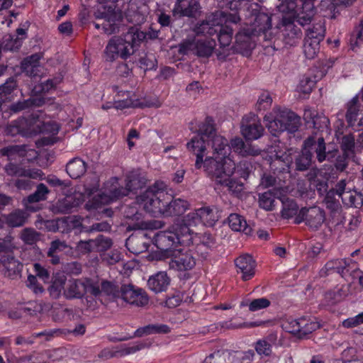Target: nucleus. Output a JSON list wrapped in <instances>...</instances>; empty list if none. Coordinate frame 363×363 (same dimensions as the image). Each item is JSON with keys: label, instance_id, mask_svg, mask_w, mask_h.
I'll list each match as a JSON object with an SVG mask.
<instances>
[{"label": "nucleus", "instance_id": "obj_1", "mask_svg": "<svg viewBox=\"0 0 363 363\" xmlns=\"http://www.w3.org/2000/svg\"><path fill=\"white\" fill-rule=\"evenodd\" d=\"M211 146L214 157H206L202 164L208 175H216L222 178V174H228L235 168V164L230 157L231 148L228 140L224 137L214 135L208 142L206 147Z\"/></svg>", "mask_w": 363, "mask_h": 363}, {"label": "nucleus", "instance_id": "obj_2", "mask_svg": "<svg viewBox=\"0 0 363 363\" xmlns=\"http://www.w3.org/2000/svg\"><path fill=\"white\" fill-rule=\"evenodd\" d=\"M146 36V33L135 26L130 27L123 36L111 38L104 51L106 60L111 62L118 57L126 60L135 52Z\"/></svg>", "mask_w": 363, "mask_h": 363}, {"label": "nucleus", "instance_id": "obj_3", "mask_svg": "<svg viewBox=\"0 0 363 363\" xmlns=\"http://www.w3.org/2000/svg\"><path fill=\"white\" fill-rule=\"evenodd\" d=\"M265 125L274 136L288 130L296 132L301 124V118L294 112L286 108L275 107L264 117Z\"/></svg>", "mask_w": 363, "mask_h": 363}, {"label": "nucleus", "instance_id": "obj_4", "mask_svg": "<svg viewBox=\"0 0 363 363\" xmlns=\"http://www.w3.org/2000/svg\"><path fill=\"white\" fill-rule=\"evenodd\" d=\"M169 194L163 183L156 182L137 197V204L153 216L162 215Z\"/></svg>", "mask_w": 363, "mask_h": 363}, {"label": "nucleus", "instance_id": "obj_5", "mask_svg": "<svg viewBox=\"0 0 363 363\" xmlns=\"http://www.w3.org/2000/svg\"><path fill=\"white\" fill-rule=\"evenodd\" d=\"M145 182V178L137 172H130L127 175L125 187L119 186L117 178H111L105 184V189L100 195L101 201L108 203L127 196L129 192L142 188Z\"/></svg>", "mask_w": 363, "mask_h": 363}, {"label": "nucleus", "instance_id": "obj_6", "mask_svg": "<svg viewBox=\"0 0 363 363\" xmlns=\"http://www.w3.org/2000/svg\"><path fill=\"white\" fill-rule=\"evenodd\" d=\"M213 122L211 118L207 117L199 126V135L192 138L186 144L188 150L196 155L195 167L197 169L202 166L203 157L206 151V142L218 135Z\"/></svg>", "mask_w": 363, "mask_h": 363}, {"label": "nucleus", "instance_id": "obj_7", "mask_svg": "<svg viewBox=\"0 0 363 363\" xmlns=\"http://www.w3.org/2000/svg\"><path fill=\"white\" fill-rule=\"evenodd\" d=\"M249 23L253 35H259L272 28V14L257 4H251L247 9Z\"/></svg>", "mask_w": 363, "mask_h": 363}, {"label": "nucleus", "instance_id": "obj_8", "mask_svg": "<svg viewBox=\"0 0 363 363\" xmlns=\"http://www.w3.org/2000/svg\"><path fill=\"white\" fill-rule=\"evenodd\" d=\"M303 150L308 151L312 155L315 154V158L319 162H323L330 157H334L338 152L337 150L326 152V146L323 137L317 133L307 138L303 143Z\"/></svg>", "mask_w": 363, "mask_h": 363}, {"label": "nucleus", "instance_id": "obj_9", "mask_svg": "<svg viewBox=\"0 0 363 363\" xmlns=\"http://www.w3.org/2000/svg\"><path fill=\"white\" fill-rule=\"evenodd\" d=\"M194 254V252L189 249L174 250L167 258L169 259V268L181 272L191 270L196 265Z\"/></svg>", "mask_w": 363, "mask_h": 363}, {"label": "nucleus", "instance_id": "obj_10", "mask_svg": "<svg viewBox=\"0 0 363 363\" xmlns=\"http://www.w3.org/2000/svg\"><path fill=\"white\" fill-rule=\"evenodd\" d=\"M216 46L213 39H194L184 41L180 45V52L183 54L192 52L199 57H208L211 55Z\"/></svg>", "mask_w": 363, "mask_h": 363}, {"label": "nucleus", "instance_id": "obj_11", "mask_svg": "<svg viewBox=\"0 0 363 363\" xmlns=\"http://www.w3.org/2000/svg\"><path fill=\"white\" fill-rule=\"evenodd\" d=\"M155 244L161 251V255L157 259H165L169 258L171 253L174 251L175 249H172V247L179 244L178 238L169 228V230L160 231L156 235Z\"/></svg>", "mask_w": 363, "mask_h": 363}, {"label": "nucleus", "instance_id": "obj_12", "mask_svg": "<svg viewBox=\"0 0 363 363\" xmlns=\"http://www.w3.org/2000/svg\"><path fill=\"white\" fill-rule=\"evenodd\" d=\"M120 298L125 302L138 307L146 306L149 302L146 292L133 284H123Z\"/></svg>", "mask_w": 363, "mask_h": 363}, {"label": "nucleus", "instance_id": "obj_13", "mask_svg": "<svg viewBox=\"0 0 363 363\" xmlns=\"http://www.w3.org/2000/svg\"><path fill=\"white\" fill-rule=\"evenodd\" d=\"M223 12L217 11L207 16L195 28L197 35L212 36L218 33L219 28L223 23Z\"/></svg>", "mask_w": 363, "mask_h": 363}, {"label": "nucleus", "instance_id": "obj_14", "mask_svg": "<svg viewBox=\"0 0 363 363\" xmlns=\"http://www.w3.org/2000/svg\"><path fill=\"white\" fill-rule=\"evenodd\" d=\"M278 27L286 45H294L301 37V30L294 25V16L292 15L284 16Z\"/></svg>", "mask_w": 363, "mask_h": 363}, {"label": "nucleus", "instance_id": "obj_15", "mask_svg": "<svg viewBox=\"0 0 363 363\" xmlns=\"http://www.w3.org/2000/svg\"><path fill=\"white\" fill-rule=\"evenodd\" d=\"M241 130L247 140H257L262 135L264 128L257 116L250 114L242 118Z\"/></svg>", "mask_w": 363, "mask_h": 363}, {"label": "nucleus", "instance_id": "obj_16", "mask_svg": "<svg viewBox=\"0 0 363 363\" xmlns=\"http://www.w3.org/2000/svg\"><path fill=\"white\" fill-rule=\"evenodd\" d=\"M23 264L11 254L1 256L0 258V270L11 279H17L21 277Z\"/></svg>", "mask_w": 363, "mask_h": 363}, {"label": "nucleus", "instance_id": "obj_17", "mask_svg": "<svg viewBox=\"0 0 363 363\" xmlns=\"http://www.w3.org/2000/svg\"><path fill=\"white\" fill-rule=\"evenodd\" d=\"M235 264L238 272L242 274V279L247 281L255 275L256 263L252 257L249 254H244L235 259Z\"/></svg>", "mask_w": 363, "mask_h": 363}, {"label": "nucleus", "instance_id": "obj_18", "mask_svg": "<svg viewBox=\"0 0 363 363\" xmlns=\"http://www.w3.org/2000/svg\"><path fill=\"white\" fill-rule=\"evenodd\" d=\"M84 279H69L65 284L63 296L67 299H79L85 295Z\"/></svg>", "mask_w": 363, "mask_h": 363}, {"label": "nucleus", "instance_id": "obj_19", "mask_svg": "<svg viewBox=\"0 0 363 363\" xmlns=\"http://www.w3.org/2000/svg\"><path fill=\"white\" fill-rule=\"evenodd\" d=\"M167 203H164L162 215L164 216H179L184 213L189 208L186 201L181 199H173L172 195L169 194Z\"/></svg>", "mask_w": 363, "mask_h": 363}, {"label": "nucleus", "instance_id": "obj_20", "mask_svg": "<svg viewBox=\"0 0 363 363\" xmlns=\"http://www.w3.org/2000/svg\"><path fill=\"white\" fill-rule=\"evenodd\" d=\"M235 172V169L228 174H222V178H218L216 175H208L212 179L215 180L217 183L224 185L228 187V190L237 196L243 191L244 184L242 182L230 179V177Z\"/></svg>", "mask_w": 363, "mask_h": 363}, {"label": "nucleus", "instance_id": "obj_21", "mask_svg": "<svg viewBox=\"0 0 363 363\" xmlns=\"http://www.w3.org/2000/svg\"><path fill=\"white\" fill-rule=\"evenodd\" d=\"M170 283V278L164 272H157L156 274L150 277L147 280L148 288L155 292L160 293L165 291Z\"/></svg>", "mask_w": 363, "mask_h": 363}, {"label": "nucleus", "instance_id": "obj_22", "mask_svg": "<svg viewBox=\"0 0 363 363\" xmlns=\"http://www.w3.org/2000/svg\"><path fill=\"white\" fill-rule=\"evenodd\" d=\"M306 224L313 230L318 229L325 220L324 212L318 207H311L305 212Z\"/></svg>", "mask_w": 363, "mask_h": 363}, {"label": "nucleus", "instance_id": "obj_23", "mask_svg": "<svg viewBox=\"0 0 363 363\" xmlns=\"http://www.w3.org/2000/svg\"><path fill=\"white\" fill-rule=\"evenodd\" d=\"M170 228L178 238L179 244L189 245L192 242L193 230L182 221L172 225Z\"/></svg>", "mask_w": 363, "mask_h": 363}, {"label": "nucleus", "instance_id": "obj_24", "mask_svg": "<svg viewBox=\"0 0 363 363\" xmlns=\"http://www.w3.org/2000/svg\"><path fill=\"white\" fill-rule=\"evenodd\" d=\"M17 124H19L21 128V135L30 136L39 133L40 118L39 117H32L30 118H21L17 120Z\"/></svg>", "mask_w": 363, "mask_h": 363}, {"label": "nucleus", "instance_id": "obj_25", "mask_svg": "<svg viewBox=\"0 0 363 363\" xmlns=\"http://www.w3.org/2000/svg\"><path fill=\"white\" fill-rule=\"evenodd\" d=\"M81 203L82 200L76 198L75 196H67L57 201L54 206V211L57 213H69Z\"/></svg>", "mask_w": 363, "mask_h": 363}, {"label": "nucleus", "instance_id": "obj_26", "mask_svg": "<svg viewBox=\"0 0 363 363\" xmlns=\"http://www.w3.org/2000/svg\"><path fill=\"white\" fill-rule=\"evenodd\" d=\"M200 8L198 0H189L187 2L181 0L179 4L174 9V13H179L183 16L193 17L199 12Z\"/></svg>", "mask_w": 363, "mask_h": 363}, {"label": "nucleus", "instance_id": "obj_27", "mask_svg": "<svg viewBox=\"0 0 363 363\" xmlns=\"http://www.w3.org/2000/svg\"><path fill=\"white\" fill-rule=\"evenodd\" d=\"M66 171L72 179L81 177L86 171V164L79 157L71 160L66 166Z\"/></svg>", "mask_w": 363, "mask_h": 363}, {"label": "nucleus", "instance_id": "obj_28", "mask_svg": "<svg viewBox=\"0 0 363 363\" xmlns=\"http://www.w3.org/2000/svg\"><path fill=\"white\" fill-rule=\"evenodd\" d=\"M291 162V157L289 154L286 152H276L272 157L270 167L274 171L281 172L287 169Z\"/></svg>", "mask_w": 363, "mask_h": 363}, {"label": "nucleus", "instance_id": "obj_29", "mask_svg": "<svg viewBox=\"0 0 363 363\" xmlns=\"http://www.w3.org/2000/svg\"><path fill=\"white\" fill-rule=\"evenodd\" d=\"M103 18H104V21L101 26L105 33L107 35H111L120 31V15L116 13H111L106 14Z\"/></svg>", "mask_w": 363, "mask_h": 363}, {"label": "nucleus", "instance_id": "obj_30", "mask_svg": "<svg viewBox=\"0 0 363 363\" xmlns=\"http://www.w3.org/2000/svg\"><path fill=\"white\" fill-rule=\"evenodd\" d=\"M228 224L233 230L242 232L245 235H250L252 233V228L247 224L246 220L239 214H230L228 217Z\"/></svg>", "mask_w": 363, "mask_h": 363}, {"label": "nucleus", "instance_id": "obj_31", "mask_svg": "<svg viewBox=\"0 0 363 363\" xmlns=\"http://www.w3.org/2000/svg\"><path fill=\"white\" fill-rule=\"evenodd\" d=\"M199 216L201 222L209 227L213 226L219 218L217 210L208 206L199 208Z\"/></svg>", "mask_w": 363, "mask_h": 363}, {"label": "nucleus", "instance_id": "obj_32", "mask_svg": "<svg viewBox=\"0 0 363 363\" xmlns=\"http://www.w3.org/2000/svg\"><path fill=\"white\" fill-rule=\"evenodd\" d=\"M137 204L128 206L124 211V216L130 220L135 221L133 225V229H142L145 225L143 222V215L138 212Z\"/></svg>", "mask_w": 363, "mask_h": 363}, {"label": "nucleus", "instance_id": "obj_33", "mask_svg": "<svg viewBox=\"0 0 363 363\" xmlns=\"http://www.w3.org/2000/svg\"><path fill=\"white\" fill-rule=\"evenodd\" d=\"M93 252H105L113 245L112 240L103 235H99L94 239H90Z\"/></svg>", "mask_w": 363, "mask_h": 363}, {"label": "nucleus", "instance_id": "obj_34", "mask_svg": "<svg viewBox=\"0 0 363 363\" xmlns=\"http://www.w3.org/2000/svg\"><path fill=\"white\" fill-rule=\"evenodd\" d=\"M27 214L23 211L16 210L6 216V223L9 227L17 228L25 224Z\"/></svg>", "mask_w": 363, "mask_h": 363}, {"label": "nucleus", "instance_id": "obj_35", "mask_svg": "<svg viewBox=\"0 0 363 363\" xmlns=\"http://www.w3.org/2000/svg\"><path fill=\"white\" fill-rule=\"evenodd\" d=\"M298 323L299 324L301 338L306 337L320 327L319 323L311 318H300V323Z\"/></svg>", "mask_w": 363, "mask_h": 363}, {"label": "nucleus", "instance_id": "obj_36", "mask_svg": "<svg viewBox=\"0 0 363 363\" xmlns=\"http://www.w3.org/2000/svg\"><path fill=\"white\" fill-rule=\"evenodd\" d=\"M349 263L346 259H332L328 261L321 272L325 274L330 272H336L340 274L344 273V270L348 266Z\"/></svg>", "mask_w": 363, "mask_h": 363}, {"label": "nucleus", "instance_id": "obj_37", "mask_svg": "<svg viewBox=\"0 0 363 363\" xmlns=\"http://www.w3.org/2000/svg\"><path fill=\"white\" fill-rule=\"evenodd\" d=\"M216 35H217L220 48H224L230 45L233 39V30L228 26H223L222 23L218 33Z\"/></svg>", "mask_w": 363, "mask_h": 363}, {"label": "nucleus", "instance_id": "obj_38", "mask_svg": "<svg viewBox=\"0 0 363 363\" xmlns=\"http://www.w3.org/2000/svg\"><path fill=\"white\" fill-rule=\"evenodd\" d=\"M342 201L346 206L354 208H359L363 203L362 194L351 189H348L345 194Z\"/></svg>", "mask_w": 363, "mask_h": 363}, {"label": "nucleus", "instance_id": "obj_39", "mask_svg": "<svg viewBox=\"0 0 363 363\" xmlns=\"http://www.w3.org/2000/svg\"><path fill=\"white\" fill-rule=\"evenodd\" d=\"M101 287L102 288V293L108 296L110 298H120L121 286L119 287L117 284L111 281H102Z\"/></svg>", "mask_w": 363, "mask_h": 363}, {"label": "nucleus", "instance_id": "obj_40", "mask_svg": "<svg viewBox=\"0 0 363 363\" xmlns=\"http://www.w3.org/2000/svg\"><path fill=\"white\" fill-rule=\"evenodd\" d=\"M355 138L352 134L342 136L340 141V150L342 152L347 155L354 156Z\"/></svg>", "mask_w": 363, "mask_h": 363}, {"label": "nucleus", "instance_id": "obj_41", "mask_svg": "<svg viewBox=\"0 0 363 363\" xmlns=\"http://www.w3.org/2000/svg\"><path fill=\"white\" fill-rule=\"evenodd\" d=\"M281 216L284 218H290L296 216L298 211V207L296 203L289 199H284L282 201Z\"/></svg>", "mask_w": 363, "mask_h": 363}, {"label": "nucleus", "instance_id": "obj_42", "mask_svg": "<svg viewBox=\"0 0 363 363\" xmlns=\"http://www.w3.org/2000/svg\"><path fill=\"white\" fill-rule=\"evenodd\" d=\"M206 361H209V363H233V354L228 351H217L210 354Z\"/></svg>", "mask_w": 363, "mask_h": 363}, {"label": "nucleus", "instance_id": "obj_43", "mask_svg": "<svg viewBox=\"0 0 363 363\" xmlns=\"http://www.w3.org/2000/svg\"><path fill=\"white\" fill-rule=\"evenodd\" d=\"M65 281L66 278L65 276L55 279L52 284L48 289L50 295L52 298L57 299L61 296L62 291V290L64 291L65 287Z\"/></svg>", "mask_w": 363, "mask_h": 363}, {"label": "nucleus", "instance_id": "obj_44", "mask_svg": "<svg viewBox=\"0 0 363 363\" xmlns=\"http://www.w3.org/2000/svg\"><path fill=\"white\" fill-rule=\"evenodd\" d=\"M312 163V155L309 152L302 150V154L298 155L295 160L296 169L305 171L308 169Z\"/></svg>", "mask_w": 363, "mask_h": 363}, {"label": "nucleus", "instance_id": "obj_45", "mask_svg": "<svg viewBox=\"0 0 363 363\" xmlns=\"http://www.w3.org/2000/svg\"><path fill=\"white\" fill-rule=\"evenodd\" d=\"M1 152L3 155L7 156L11 159L16 155L19 157H25L27 152V146L25 145H9L1 150Z\"/></svg>", "mask_w": 363, "mask_h": 363}, {"label": "nucleus", "instance_id": "obj_46", "mask_svg": "<svg viewBox=\"0 0 363 363\" xmlns=\"http://www.w3.org/2000/svg\"><path fill=\"white\" fill-rule=\"evenodd\" d=\"M49 192L50 191L48 188L44 184H39L37 186L35 192L28 196L27 201L29 203H36L40 201H44L46 199L47 195Z\"/></svg>", "mask_w": 363, "mask_h": 363}, {"label": "nucleus", "instance_id": "obj_47", "mask_svg": "<svg viewBox=\"0 0 363 363\" xmlns=\"http://www.w3.org/2000/svg\"><path fill=\"white\" fill-rule=\"evenodd\" d=\"M230 148H233L235 151L238 152L242 155H255L257 154L255 150H250L241 138H236L230 141Z\"/></svg>", "mask_w": 363, "mask_h": 363}, {"label": "nucleus", "instance_id": "obj_48", "mask_svg": "<svg viewBox=\"0 0 363 363\" xmlns=\"http://www.w3.org/2000/svg\"><path fill=\"white\" fill-rule=\"evenodd\" d=\"M275 197L272 191H267L259 195V205L267 211H272L275 206Z\"/></svg>", "mask_w": 363, "mask_h": 363}, {"label": "nucleus", "instance_id": "obj_49", "mask_svg": "<svg viewBox=\"0 0 363 363\" xmlns=\"http://www.w3.org/2000/svg\"><path fill=\"white\" fill-rule=\"evenodd\" d=\"M320 50V44L317 40L311 41V40L305 38L303 44V52L305 56L308 59L315 58Z\"/></svg>", "mask_w": 363, "mask_h": 363}, {"label": "nucleus", "instance_id": "obj_50", "mask_svg": "<svg viewBox=\"0 0 363 363\" xmlns=\"http://www.w3.org/2000/svg\"><path fill=\"white\" fill-rule=\"evenodd\" d=\"M357 102V97H354L348 104L345 117L347 123L351 126L354 125L355 121H357V117L358 115Z\"/></svg>", "mask_w": 363, "mask_h": 363}, {"label": "nucleus", "instance_id": "obj_51", "mask_svg": "<svg viewBox=\"0 0 363 363\" xmlns=\"http://www.w3.org/2000/svg\"><path fill=\"white\" fill-rule=\"evenodd\" d=\"M253 165L250 161L243 160L235 165V172L241 177L245 179L250 175L253 172Z\"/></svg>", "mask_w": 363, "mask_h": 363}, {"label": "nucleus", "instance_id": "obj_52", "mask_svg": "<svg viewBox=\"0 0 363 363\" xmlns=\"http://www.w3.org/2000/svg\"><path fill=\"white\" fill-rule=\"evenodd\" d=\"M4 50L15 51L20 48L22 45V38L14 37L11 35H6L4 37Z\"/></svg>", "mask_w": 363, "mask_h": 363}, {"label": "nucleus", "instance_id": "obj_53", "mask_svg": "<svg viewBox=\"0 0 363 363\" xmlns=\"http://www.w3.org/2000/svg\"><path fill=\"white\" fill-rule=\"evenodd\" d=\"M335 196L334 191H328L325 197V206L333 213L339 212L341 209V204Z\"/></svg>", "mask_w": 363, "mask_h": 363}, {"label": "nucleus", "instance_id": "obj_54", "mask_svg": "<svg viewBox=\"0 0 363 363\" xmlns=\"http://www.w3.org/2000/svg\"><path fill=\"white\" fill-rule=\"evenodd\" d=\"M324 35L325 30L323 27L318 24L308 29L305 38L311 40V41L317 40L318 43L320 44V41L324 38Z\"/></svg>", "mask_w": 363, "mask_h": 363}, {"label": "nucleus", "instance_id": "obj_55", "mask_svg": "<svg viewBox=\"0 0 363 363\" xmlns=\"http://www.w3.org/2000/svg\"><path fill=\"white\" fill-rule=\"evenodd\" d=\"M40 234L33 228H25L21 231V238L27 245H33L40 240Z\"/></svg>", "mask_w": 363, "mask_h": 363}, {"label": "nucleus", "instance_id": "obj_56", "mask_svg": "<svg viewBox=\"0 0 363 363\" xmlns=\"http://www.w3.org/2000/svg\"><path fill=\"white\" fill-rule=\"evenodd\" d=\"M18 86L14 77L9 78L5 83L0 85V96H6L11 94Z\"/></svg>", "mask_w": 363, "mask_h": 363}, {"label": "nucleus", "instance_id": "obj_57", "mask_svg": "<svg viewBox=\"0 0 363 363\" xmlns=\"http://www.w3.org/2000/svg\"><path fill=\"white\" fill-rule=\"evenodd\" d=\"M39 133L56 135L59 131V126L55 122L50 121L44 122L41 119L40 124H39Z\"/></svg>", "mask_w": 363, "mask_h": 363}, {"label": "nucleus", "instance_id": "obj_58", "mask_svg": "<svg viewBox=\"0 0 363 363\" xmlns=\"http://www.w3.org/2000/svg\"><path fill=\"white\" fill-rule=\"evenodd\" d=\"M312 123L315 129L323 132L324 130H328L330 121L324 114L318 113L315 115V118L313 120Z\"/></svg>", "mask_w": 363, "mask_h": 363}, {"label": "nucleus", "instance_id": "obj_59", "mask_svg": "<svg viewBox=\"0 0 363 363\" xmlns=\"http://www.w3.org/2000/svg\"><path fill=\"white\" fill-rule=\"evenodd\" d=\"M255 349L260 356L269 357L272 354V345L264 340H258L255 344Z\"/></svg>", "mask_w": 363, "mask_h": 363}, {"label": "nucleus", "instance_id": "obj_60", "mask_svg": "<svg viewBox=\"0 0 363 363\" xmlns=\"http://www.w3.org/2000/svg\"><path fill=\"white\" fill-rule=\"evenodd\" d=\"M255 353L252 350L245 352H235L233 354V363H250L254 358Z\"/></svg>", "mask_w": 363, "mask_h": 363}, {"label": "nucleus", "instance_id": "obj_61", "mask_svg": "<svg viewBox=\"0 0 363 363\" xmlns=\"http://www.w3.org/2000/svg\"><path fill=\"white\" fill-rule=\"evenodd\" d=\"M41 58L40 54L35 53L26 58L21 62L22 69H31L33 67H40V60Z\"/></svg>", "mask_w": 363, "mask_h": 363}, {"label": "nucleus", "instance_id": "obj_62", "mask_svg": "<svg viewBox=\"0 0 363 363\" xmlns=\"http://www.w3.org/2000/svg\"><path fill=\"white\" fill-rule=\"evenodd\" d=\"M140 66L145 70L152 69L156 67L157 60L153 55H145L139 60Z\"/></svg>", "mask_w": 363, "mask_h": 363}, {"label": "nucleus", "instance_id": "obj_63", "mask_svg": "<svg viewBox=\"0 0 363 363\" xmlns=\"http://www.w3.org/2000/svg\"><path fill=\"white\" fill-rule=\"evenodd\" d=\"M314 85H315L314 80L311 79L308 77L304 76L300 80L298 88L301 92H302L303 94H308L312 91Z\"/></svg>", "mask_w": 363, "mask_h": 363}, {"label": "nucleus", "instance_id": "obj_64", "mask_svg": "<svg viewBox=\"0 0 363 363\" xmlns=\"http://www.w3.org/2000/svg\"><path fill=\"white\" fill-rule=\"evenodd\" d=\"M362 324H363V312L342 321V326L346 328H352Z\"/></svg>", "mask_w": 363, "mask_h": 363}]
</instances>
